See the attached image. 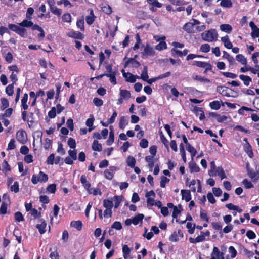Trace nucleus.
I'll use <instances>...</instances> for the list:
<instances>
[{
  "label": "nucleus",
  "mask_w": 259,
  "mask_h": 259,
  "mask_svg": "<svg viewBox=\"0 0 259 259\" xmlns=\"http://www.w3.org/2000/svg\"><path fill=\"white\" fill-rule=\"evenodd\" d=\"M247 175L253 182L256 183L259 180V171H255L253 169H248Z\"/></svg>",
  "instance_id": "423d86ee"
},
{
  "label": "nucleus",
  "mask_w": 259,
  "mask_h": 259,
  "mask_svg": "<svg viewBox=\"0 0 259 259\" xmlns=\"http://www.w3.org/2000/svg\"><path fill=\"white\" fill-rule=\"evenodd\" d=\"M67 144L71 149H74L76 146L75 140L72 138H69L68 139Z\"/></svg>",
  "instance_id": "0e129e2a"
},
{
  "label": "nucleus",
  "mask_w": 259,
  "mask_h": 259,
  "mask_svg": "<svg viewBox=\"0 0 259 259\" xmlns=\"http://www.w3.org/2000/svg\"><path fill=\"white\" fill-rule=\"evenodd\" d=\"M221 41L223 42L224 46L227 49H231L232 48L233 45L232 42L230 41L228 35L221 38Z\"/></svg>",
  "instance_id": "dca6fc26"
},
{
  "label": "nucleus",
  "mask_w": 259,
  "mask_h": 259,
  "mask_svg": "<svg viewBox=\"0 0 259 259\" xmlns=\"http://www.w3.org/2000/svg\"><path fill=\"white\" fill-rule=\"evenodd\" d=\"M110 169L105 170L104 172V175L105 177L107 179L111 180L113 179V178L114 177L113 170L111 169V168L115 169V167L114 166H112V167H110Z\"/></svg>",
  "instance_id": "2eb2a0df"
},
{
  "label": "nucleus",
  "mask_w": 259,
  "mask_h": 259,
  "mask_svg": "<svg viewBox=\"0 0 259 259\" xmlns=\"http://www.w3.org/2000/svg\"><path fill=\"white\" fill-rule=\"evenodd\" d=\"M89 194H93L94 195L96 196L97 195H101L102 194V192L100 189L99 188H95L93 189L92 188H91L90 189V191L88 192Z\"/></svg>",
  "instance_id": "774afa93"
},
{
  "label": "nucleus",
  "mask_w": 259,
  "mask_h": 259,
  "mask_svg": "<svg viewBox=\"0 0 259 259\" xmlns=\"http://www.w3.org/2000/svg\"><path fill=\"white\" fill-rule=\"evenodd\" d=\"M236 59L243 65L247 64L246 59L242 54H238L236 56Z\"/></svg>",
  "instance_id": "3c124183"
},
{
  "label": "nucleus",
  "mask_w": 259,
  "mask_h": 259,
  "mask_svg": "<svg viewBox=\"0 0 259 259\" xmlns=\"http://www.w3.org/2000/svg\"><path fill=\"white\" fill-rule=\"evenodd\" d=\"M128 124V121L124 116L120 117L119 122V127L120 129H124Z\"/></svg>",
  "instance_id": "c9c22d12"
},
{
  "label": "nucleus",
  "mask_w": 259,
  "mask_h": 259,
  "mask_svg": "<svg viewBox=\"0 0 259 259\" xmlns=\"http://www.w3.org/2000/svg\"><path fill=\"white\" fill-rule=\"evenodd\" d=\"M106 75L110 77V81H116L115 74L114 72H112V66L111 65H108L106 67Z\"/></svg>",
  "instance_id": "9b49d317"
},
{
  "label": "nucleus",
  "mask_w": 259,
  "mask_h": 259,
  "mask_svg": "<svg viewBox=\"0 0 259 259\" xmlns=\"http://www.w3.org/2000/svg\"><path fill=\"white\" fill-rule=\"evenodd\" d=\"M10 190L14 193L18 192L19 191V183L17 181L15 182L14 184L10 187Z\"/></svg>",
  "instance_id": "13d9d810"
},
{
  "label": "nucleus",
  "mask_w": 259,
  "mask_h": 259,
  "mask_svg": "<svg viewBox=\"0 0 259 259\" xmlns=\"http://www.w3.org/2000/svg\"><path fill=\"white\" fill-rule=\"evenodd\" d=\"M92 148L93 151L100 152L102 151V145L99 143L97 140H94L92 145Z\"/></svg>",
  "instance_id": "f3484780"
},
{
  "label": "nucleus",
  "mask_w": 259,
  "mask_h": 259,
  "mask_svg": "<svg viewBox=\"0 0 259 259\" xmlns=\"http://www.w3.org/2000/svg\"><path fill=\"white\" fill-rule=\"evenodd\" d=\"M209 106L211 109L218 110L221 107V104L219 101L215 100L209 103Z\"/></svg>",
  "instance_id": "4c0bfd02"
},
{
  "label": "nucleus",
  "mask_w": 259,
  "mask_h": 259,
  "mask_svg": "<svg viewBox=\"0 0 259 259\" xmlns=\"http://www.w3.org/2000/svg\"><path fill=\"white\" fill-rule=\"evenodd\" d=\"M120 96L124 99H128L131 97V93L127 90L120 89Z\"/></svg>",
  "instance_id": "bb28decb"
},
{
  "label": "nucleus",
  "mask_w": 259,
  "mask_h": 259,
  "mask_svg": "<svg viewBox=\"0 0 259 259\" xmlns=\"http://www.w3.org/2000/svg\"><path fill=\"white\" fill-rule=\"evenodd\" d=\"M205 240V238H204L203 235H199L195 238L190 237L189 239L190 242L193 244H196L197 243L201 242L204 241Z\"/></svg>",
  "instance_id": "6ab92c4d"
},
{
  "label": "nucleus",
  "mask_w": 259,
  "mask_h": 259,
  "mask_svg": "<svg viewBox=\"0 0 259 259\" xmlns=\"http://www.w3.org/2000/svg\"><path fill=\"white\" fill-rule=\"evenodd\" d=\"M165 85H167L169 88L171 89H170L171 93L175 97L178 98L179 95H180L181 96H183L184 94L183 93H179V91L176 88L172 87L171 86L168 85L167 84H166Z\"/></svg>",
  "instance_id": "c756f323"
},
{
  "label": "nucleus",
  "mask_w": 259,
  "mask_h": 259,
  "mask_svg": "<svg viewBox=\"0 0 259 259\" xmlns=\"http://www.w3.org/2000/svg\"><path fill=\"white\" fill-rule=\"evenodd\" d=\"M113 199L114 201V207L115 208H117L121 202V198L120 196L115 195L114 196Z\"/></svg>",
  "instance_id": "052dcab7"
},
{
  "label": "nucleus",
  "mask_w": 259,
  "mask_h": 259,
  "mask_svg": "<svg viewBox=\"0 0 259 259\" xmlns=\"http://www.w3.org/2000/svg\"><path fill=\"white\" fill-rule=\"evenodd\" d=\"M186 227L188 229V232L189 234H192L194 233L195 228V224H194L193 225L191 223L187 222Z\"/></svg>",
  "instance_id": "6e6d98bb"
},
{
  "label": "nucleus",
  "mask_w": 259,
  "mask_h": 259,
  "mask_svg": "<svg viewBox=\"0 0 259 259\" xmlns=\"http://www.w3.org/2000/svg\"><path fill=\"white\" fill-rule=\"evenodd\" d=\"M155 53V51L153 48L150 47L149 45H147L144 49V52L143 54V56H153Z\"/></svg>",
  "instance_id": "ddd939ff"
},
{
  "label": "nucleus",
  "mask_w": 259,
  "mask_h": 259,
  "mask_svg": "<svg viewBox=\"0 0 259 259\" xmlns=\"http://www.w3.org/2000/svg\"><path fill=\"white\" fill-rule=\"evenodd\" d=\"M46 190L47 192L50 193H55L56 191V184L54 183L48 185Z\"/></svg>",
  "instance_id": "8fccbe9b"
},
{
  "label": "nucleus",
  "mask_w": 259,
  "mask_h": 259,
  "mask_svg": "<svg viewBox=\"0 0 259 259\" xmlns=\"http://www.w3.org/2000/svg\"><path fill=\"white\" fill-rule=\"evenodd\" d=\"M41 224H37L36 228L38 230L40 234H42L46 232V228L47 226V223L43 219L40 220Z\"/></svg>",
  "instance_id": "4468645a"
},
{
  "label": "nucleus",
  "mask_w": 259,
  "mask_h": 259,
  "mask_svg": "<svg viewBox=\"0 0 259 259\" xmlns=\"http://www.w3.org/2000/svg\"><path fill=\"white\" fill-rule=\"evenodd\" d=\"M220 29L222 31L229 33L232 31V28L230 25L224 24L220 25Z\"/></svg>",
  "instance_id": "f704fd0d"
},
{
  "label": "nucleus",
  "mask_w": 259,
  "mask_h": 259,
  "mask_svg": "<svg viewBox=\"0 0 259 259\" xmlns=\"http://www.w3.org/2000/svg\"><path fill=\"white\" fill-rule=\"evenodd\" d=\"M193 24L192 23H187L183 27V29L187 32L188 33H191L192 32V29Z\"/></svg>",
  "instance_id": "49530a36"
},
{
  "label": "nucleus",
  "mask_w": 259,
  "mask_h": 259,
  "mask_svg": "<svg viewBox=\"0 0 259 259\" xmlns=\"http://www.w3.org/2000/svg\"><path fill=\"white\" fill-rule=\"evenodd\" d=\"M220 5L225 8H231L232 7V3L231 0H222L220 3Z\"/></svg>",
  "instance_id": "09e8293b"
},
{
  "label": "nucleus",
  "mask_w": 259,
  "mask_h": 259,
  "mask_svg": "<svg viewBox=\"0 0 259 259\" xmlns=\"http://www.w3.org/2000/svg\"><path fill=\"white\" fill-rule=\"evenodd\" d=\"M112 127V126H110V131L109 132V139L106 141L108 145H111L114 142V134Z\"/></svg>",
  "instance_id": "5701e85b"
},
{
  "label": "nucleus",
  "mask_w": 259,
  "mask_h": 259,
  "mask_svg": "<svg viewBox=\"0 0 259 259\" xmlns=\"http://www.w3.org/2000/svg\"><path fill=\"white\" fill-rule=\"evenodd\" d=\"M15 221L20 222L24 220V217L22 213L20 211H17L14 214Z\"/></svg>",
  "instance_id": "4d7b16f0"
},
{
  "label": "nucleus",
  "mask_w": 259,
  "mask_h": 259,
  "mask_svg": "<svg viewBox=\"0 0 259 259\" xmlns=\"http://www.w3.org/2000/svg\"><path fill=\"white\" fill-rule=\"evenodd\" d=\"M182 199L186 202H189L191 200V194L190 190L182 189L181 191Z\"/></svg>",
  "instance_id": "6e6552de"
},
{
  "label": "nucleus",
  "mask_w": 259,
  "mask_h": 259,
  "mask_svg": "<svg viewBox=\"0 0 259 259\" xmlns=\"http://www.w3.org/2000/svg\"><path fill=\"white\" fill-rule=\"evenodd\" d=\"M16 82H13V83L8 85L6 88V93L9 96H12L14 93V83Z\"/></svg>",
  "instance_id": "a18cd8bd"
},
{
  "label": "nucleus",
  "mask_w": 259,
  "mask_h": 259,
  "mask_svg": "<svg viewBox=\"0 0 259 259\" xmlns=\"http://www.w3.org/2000/svg\"><path fill=\"white\" fill-rule=\"evenodd\" d=\"M50 10L52 13L55 15H57L58 16H60L62 13V10L59 8H57L56 7H55L54 4H52L51 6Z\"/></svg>",
  "instance_id": "a19ab883"
},
{
  "label": "nucleus",
  "mask_w": 259,
  "mask_h": 259,
  "mask_svg": "<svg viewBox=\"0 0 259 259\" xmlns=\"http://www.w3.org/2000/svg\"><path fill=\"white\" fill-rule=\"evenodd\" d=\"M170 181V180L167 178L165 176H161V181H160V187L161 188H164L165 187V185L166 183H168Z\"/></svg>",
  "instance_id": "5fc2aeb1"
},
{
  "label": "nucleus",
  "mask_w": 259,
  "mask_h": 259,
  "mask_svg": "<svg viewBox=\"0 0 259 259\" xmlns=\"http://www.w3.org/2000/svg\"><path fill=\"white\" fill-rule=\"evenodd\" d=\"M210 50V45L208 44H202L200 48V51L202 52L207 53Z\"/></svg>",
  "instance_id": "bf43d9fd"
},
{
  "label": "nucleus",
  "mask_w": 259,
  "mask_h": 259,
  "mask_svg": "<svg viewBox=\"0 0 259 259\" xmlns=\"http://www.w3.org/2000/svg\"><path fill=\"white\" fill-rule=\"evenodd\" d=\"M16 137L17 141L22 144H25L28 140L27 133L23 129H20L17 132Z\"/></svg>",
  "instance_id": "20e7f679"
},
{
  "label": "nucleus",
  "mask_w": 259,
  "mask_h": 259,
  "mask_svg": "<svg viewBox=\"0 0 259 259\" xmlns=\"http://www.w3.org/2000/svg\"><path fill=\"white\" fill-rule=\"evenodd\" d=\"M28 117V120H27V123L28 125V126L30 128H31L32 127L33 124L34 123V115L33 112H29L28 114L27 115Z\"/></svg>",
  "instance_id": "b1692460"
},
{
  "label": "nucleus",
  "mask_w": 259,
  "mask_h": 259,
  "mask_svg": "<svg viewBox=\"0 0 259 259\" xmlns=\"http://www.w3.org/2000/svg\"><path fill=\"white\" fill-rule=\"evenodd\" d=\"M19 25L23 27H30L33 25V22L30 21V20L25 19L23 20V21L20 23H19Z\"/></svg>",
  "instance_id": "2f4dec72"
},
{
  "label": "nucleus",
  "mask_w": 259,
  "mask_h": 259,
  "mask_svg": "<svg viewBox=\"0 0 259 259\" xmlns=\"http://www.w3.org/2000/svg\"><path fill=\"white\" fill-rule=\"evenodd\" d=\"M38 178L41 183H45L48 180V175L42 171H40L38 174Z\"/></svg>",
  "instance_id": "58836bf2"
},
{
  "label": "nucleus",
  "mask_w": 259,
  "mask_h": 259,
  "mask_svg": "<svg viewBox=\"0 0 259 259\" xmlns=\"http://www.w3.org/2000/svg\"><path fill=\"white\" fill-rule=\"evenodd\" d=\"M189 167L191 172H199L200 170L199 166L194 162L189 163Z\"/></svg>",
  "instance_id": "79ce46f5"
},
{
  "label": "nucleus",
  "mask_w": 259,
  "mask_h": 259,
  "mask_svg": "<svg viewBox=\"0 0 259 259\" xmlns=\"http://www.w3.org/2000/svg\"><path fill=\"white\" fill-rule=\"evenodd\" d=\"M242 184L244 185V187L246 189H250V188H253L254 187L252 183L246 179H244L243 180Z\"/></svg>",
  "instance_id": "69168bd1"
},
{
  "label": "nucleus",
  "mask_w": 259,
  "mask_h": 259,
  "mask_svg": "<svg viewBox=\"0 0 259 259\" xmlns=\"http://www.w3.org/2000/svg\"><path fill=\"white\" fill-rule=\"evenodd\" d=\"M217 92L222 96L227 97H234L236 94V92L234 91L229 87L225 86H219L217 88Z\"/></svg>",
  "instance_id": "7ed1b4c3"
},
{
  "label": "nucleus",
  "mask_w": 259,
  "mask_h": 259,
  "mask_svg": "<svg viewBox=\"0 0 259 259\" xmlns=\"http://www.w3.org/2000/svg\"><path fill=\"white\" fill-rule=\"evenodd\" d=\"M69 37H71L75 39H83L84 38V35L79 32H71L68 35Z\"/></svg>",
  "instance_id": "412c9836"
},
{
  "label": "nucleus",
  "mask_w": 259,
  "mask_h": 259,
  "mask_svg": "<svg viewBox=\"0 0 259 259\" xmlns=\"http://www.w3.org/2000/svg\"><path fill=\"white\" fill-rule=\"evenodd\" d=\"M214 173H216L221 178V180H223L226 178V174L223 168L222 167H218Z\"/></svg>",
  "instance_id": "7c9ffc66"
},
{
  "label": "nucleus",
  "mask_w": 259,
  "mask_h": 259,
  "mask_svg": "<svg viewBox=\"0 0 259 259\" xmlns=\"http://www.w3.org/2000/svg\"><path fill=\"white\" fill-rule=\"evenodd\" d=\"M126 162L128 166H130L131 168H133L135 167L136 162L134 157L129 156L127 158Z\"/></svg>",
  "instance_id": "ea45409f"
},
{
  "label": "nucleus",
  "mask_w": 259,
  "mask_h": 259,
  "mask_svg": "<svg viewBox=\"0 0 259 259\" xmlns=\"http://www.w3.org/2000/svg\"><path fill=\"white\" fill-rule=\"evenodd\" d=\"M91 116H92V117L88 118L85 122L86 125L89 127V132L92 131L94 128V127H93V124L95 119L92 115H91Z\"/></svg>",
  "instance_id": "aec40b11"
},
{
  "label": "nucleus",
  "mask_w": 259,
  "mask_h": 259,
  "mask_svg": "<svg viewBox=\"0 0 259 259\" xmlns=\"http://www.w3.org/2000/svg\"><path fill=\"white\" fill-rule=\"evenodd\" d=\"M1 106H0V110L4 111L9 106V102L8 100L5 98H1Z\"/></svg>",
  "instance_id": "393cba45"
},
{
  "label": "nucleus",
  "mask_w": 259,
  "mask_h": 259,
  "mask_svg": "<svg viewBox=\"0 0 259 259\" xmlns=\"http://www.w3.org/2000/svg\"><path fill=\"white\" fill-rule=\"evenodd\" d=\"M144 217L143 214H138L132 219V223L135 225H138L140 222L143 220Z\"/></svg>",
  "instance_id": "cd10ccee"
},
{
  "label": "nucleus",
  "mask_w": 259,
  "mask_h": 259,
  "mask_svg": "<svg viewBox=\"0 0 259 259\" xmlns=\"http://www.w3.org/2000/svg\"><path fill=\"white\" fill-rule=\"evenodd\" d=\"M200 217L202 220L205 221L207 223L209 222V218L207 215L206 210L201 209Z\"/></svg>",
  "instance_id": "473e14b6"
},
{
  "label": "nucleus",
  "mask_w": 259,
  "mask_h": 259,
  "mask_svg": "<svg viewBox=\"0 0 259 259\" xmlns=\"http://www.w3.org/2000/svg\"><path fill=\"white\" fill-rule=\"evenodd\" d=\"M229 252L232 258L236 257L237 252L234 246H231L229 247Z\"/></svg>",
  "instance_id": "338daca9"
},
{
  "label": "nucleus",
  "mask_w": 259,
  "mask_h": 259,
  "mask_svg": "<svg viewBox=\"0 0 259 259\" xmlns=\"http://www.w3.org/2000/svg\"><path fill=\"white\" fill-rule=\"evenodd\" d=\"M147 2L150 5L156 8H161L162 6V4L160 3L157 0H147Z\"/></svg>",
  "instance_id": "603ef678"
},
{
  "label": "nucleus",
  "mask_w": 259,
  "mask_h": 259,
  "mask_svg": "<svg viewBox=\"0 0 259 259\" xmlns=\"http://www.w3.org/2000/svg\"><path fill=\"white\" fill-rule=\"evenodd\" d=\"M8 204L6 202L3 201L0 207V214L4 215L7 212Z\"/></svg>",
  "instance_id": "37998d69"
},
{
  "label": "nucleus",
  "mask_w": 259,
  "mask_h": 259,
  "mask_svg": "<svg viewBox=\"0 0 259 259\" xmlns=\"http://www.w3.org/2000/svg\"><path fill=\"white\" fill-rule=\"evenodd\" d=\"M145 160L148 162V167L152 170L154 165V157L153 156H147L145 157Z\"/></svg>",
  "instance_id": "a878e982"
},
{
  "label": "nucleus",
  "mask_w": 259,
  "mask_h": 259,
  "mask_svg": "<svg viewBox=\"0 0 259 259\" xmlns=\"http://www.w3.org/2000/svg\"><path fill=\"white\" fill-rule=\"evenodd\" d=\"M210 165L211 169L210 170H209V175L210 176H216L217 174L214 173L215 171L216 170H215L216 167H215V164L214 162L213 161L210 162Z\"/></svg>",
  "instance_id": "864d4df0"
},
{
  "label": "nucleus",
  "mask_w": 259,
  "mask_h": 259,
  "mask_svg": "<svg viewBox=\"0 0 259 259\" xmlns=\"http://www.w3.org/2000/svg\"><path fill=\"white\" fill-rule=\"evenodd\" d=\"M192 64L193 65H195V66H198L199 67L205 68L206 71L207 70H211V68H212V66L210 64L207 63V62H201V61H193Z\"/></svg>",
  "instance_id": "0eeeda50"
},
{
  "label": "nucleus",
  "mask_w": 259,
  "mask_h": 259,
  "mask_svg": "<svg viewBox=\"0 0 259 259\" xmlns=\"http://www.w3.org/2000/svg\"><path fill=\"white\" fill-rule=\"evenodd\" d=\"M130 65L132 67H138L140 65V64L134 58H130L125 62L124 67H126Z\"/></svg>",
  "instance_id": "f8f14e48"
},
{
  "label": "nucleus",
  "mask_w": 259,
  "mask_h": 259,
  "mask_svg": "<svg viewBox=\"0 0 259 259\" xmlns=\"http://www.w3.org/2000/svg\"><path fill=\"white\" fill-rule=\"evenodd\" d=\"M122 228V226L121 222L119 221H115L111 226V229H115L117 230H120Z\"/></svg>",
  "instance_id": "e2e57ef3"
},
{
  "label": "nucleus",
  "mask_w": 259,
  "mask_h": 259,
  "mask_svg": "<svg viewBox=\"0 0 259 259\" xmlns=\"http://www.w3.org/2000/svg\"><path fill=\"white\" fill-rule=\"evenodd\" d=\"M2 171L6 175L7 172L11 171V167L6 160H4L2 163Z\"/></svg>",
  "instance_id": "e433bc0d"
},
{
  "label": "nucleus",
  "mask_w": 259,
  "mask_h": 259,
  "mask_svg": "<svg viewBox=\"0 0 259 259\" xmlns=\"http://www.w3.org/2000/svg\"><path fill=\"white\" fill-rule=\"evenodd\" d=\"M131 249L127 245H123L122 246L123 256L125 259H126L130 255Z\"/></svg>",
  "instance_id": "c85d7f7f"
},
{
  "label": "nucleus",
  "mask_w": 259,
  "mask_h": 259,
  "mask_svg": "<svg viewBox=\"0 0 259 259\" xmlns=\"http://www.w3.org/2000/svg\"><path fill=\"white\" fill-rule=\"evenodd\" d=\"M184 237L183 233L181 230L179 229L178 231H174L172 234L169 237V241L171 242H177L180 239L183 238Z\"/></svg>",
  "instance_id": "39448f33"
},
{
  "label": "nucleus",
  "mask_w": 259,
  "mask_h": 259,
  "mask_svg": "<svg viewBox=\"0 0 259 259\" xmlns=\"http://www.w3.org/2000/svg\"><path fill=\"white\" fill-rule=\"evenodd\" d=\"M187 150L190 153L192 159H193L197 153V151L195 148L192 146L190 144L186 145Z\"/></svg>",
  "instance_id": "4be33fe9"
},
{
  "label": "nucleus",
  "mask_w": 259,
  "mask_h": 259,
  "mask_svg": "<svg viewBox=\"0 0 259 259\" xmlns=\"http://www.w3.org/2000/svg\"><path fill=\"white\" fill-rule=\"evenodd\" d=\"M170 73L169 72H167L166 73L160 75L158 76L157 77L155 78H152L150 79L147 80V79L148 78V75L147 74V67H144V69L142 72V74L140 76H139L140 79H142L144 81H156L158 79H161L164 78V77H168L170 75Z\"/></svg>",
  "instance_id": "f03ea898"
},
{
  "label": "nucleus",
  "mask_w": 259,
  "mask_h": 259,
  "mask_svg": "<svg viewBox=\"0 0 259 259\" xmlns=\"http://www.w3.org/2000/svg\"><path fill=\"white\" fill-rule=\"evenodd\" d=\"M70 226L76 228L77 230L80 231L82 228V223L81 221H73L70 223Z\"/></svg>",
  "instance_id": "a211bd4d"
},
{
  "label": "nucleus",
  "mask_w": 259,
  "mask_h": 259,
  "mask_svg": "<svg viewBox=\"0 0 259 259\" xmlns=\"http://www.w3.org/2000/svg\"><path fill=\"white\" fill-rule=\"evenodd\" d=\"M201 36L204 40L212 42L217 40L218 33L215 29H211L202 33Z\"/></svg>",
  "instance_id": "f257e3e1"
},
{
  "label": "nucleus",
  "mask_w": 259,
  "mask_h": 259,
  "mask_svg": "<svg viewBox=\"0 0 259 259\" xmlns=\"http://www.w3.org/2000/svg\"><path fill=\"white\" fill-rule=\"evenodd\" d=\"M167 45L164 41H160L157 45L155 46V49L157 50L161 51L163 49H166Z\"/></svg>",
  "instance_id": "680f3d73"
},
{
  "label": "nucleus",
  "mask_w": 259,
  "mask_h": 259,
  "mask_svg": "<svg viewBox=\"0 0 259 259\" xmlns=\"http://www.w3.org/2000/svg\"><path fill=\"white\" fill-rule=\"evenodd\" d=\"M103 206L107 209H112L113 206L112 201L109 199H104L103 200Z\"/></svg>",
  "instance_id": "c03bdc74"
},
{
  "label": "nucleus",
  "mask_w": 259,
  "mask_h": 259,
  "mask_svg": "<svg viewBox=\"0 0 259 259\" xmlns=\"http://www.w3.org/2000/svg\"><path fill=\"white\" fill-rule=\"evenodd\" d=\"M80 182L82 184L84 188L89 191L91 188V184L87 180V177L84 175H82L80 177Z\"/></svg>",
  "instance_id": "9d476101"
},
{
  "label": "nucleus",
  "mask_w": 259,
  "mask_h": 259,
  "mask_svg": "<svg viewBox=\"0 0 259 259\" xmlns=\"http://www.w3.org/2000/svg\"><path fill=\"white\" fill-rule=\"evenodd\" d=\"M12 108H9L5 110V113L0 115V120H3L4 117H10L13 113Z\"/></svg>",
  "instance_id": "72a5a7b5"
},
{
  "label": "nucleus",
  "mask_w": 259,
  "mask_h": 259,
  "mask_svg": "<svg viewBox=\"0 0 259 259\" xmlns=\"http://www.w3.org/2000/svg\"><path fill=\"white\" fill-rule=\"evenodd\" d=\"M122 72L126 81H136L137 79H140L139 76L134 75L131 73H126L124 70H122Z\"/></svg>",
  "instance_id": "1a4fd4ad"
},
{
  "label": "nucleus",
  "mask_w": 259,
  "mask_h": 259,
  "mask_svg": "<svg viewBox=\"0 0 259 259\" xmlns=\"http://www.w3.org/2000/svg\"><path fill=\"white\" fill-rule=\"evenodd\" d=\"M245 151L246 152L248 156L250 158H252L253 156V153L252 150V148L251 145L249 144L248 142H247V145L245 147Z\"/></svg>",
  "instance_id": "de8ad7c7"
}]
</instances>
